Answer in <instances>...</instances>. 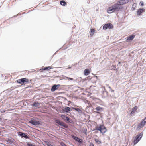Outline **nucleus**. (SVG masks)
I'll list each match as a JSON object with an SVG mask.
<instances>
[{"mask_svg":"<svg viewBox=\"0 0 146 146\" xmlns=\"http://www.w3.org/2000/svg\"><path fill=\"white\" fill-rule=\"evenodd\" d=\"M134 6V5H133V7H132V9L133 10H135V8H134L133 7Z\"/></svg>","mask_w":146,"mask_h":146,"instance_id":"nucleus-33","label":"nucleus"},{"mask_svg":"<svg viewBox=\"0 0 146 146\" xmlns=\"http://www.w3.org/2000/svg\"><path fill=\"white\" fill-rule=\"evenodd\" d=\"M97 130L100 131L102 133H104L107 131V129L105 126L103 125H100L99 127H96L95 129L92 130V131H95L96 133H97Z\"/></svg>","mask_w":146,"mask_h":146,"instance_id":"nucleus-2","label":"nucleus"},{"mask_svg":"<svg viewBox=\"0 0 146 146\" xmlns=\"http://www.w3.org/2000/svg\"><path fill=\"white\" fill-rule=\"evenodd\" d=\"M129 1V0H121L118 1L116 4L108 8V13H111L115 11H119L123 8L121 5L127 3Z\"/></svg>","mask_w":146,"mask_h":146,"instance_id":"nucleus-1","label":"nucleus"},{"mask_svg":"<svg viewBox=\"0 0 146 146\" xmlns=\"http://www.w3.org/2000/svg\"><path fill=\"white\" fill-rule=\"evenodd\" d=\"M137 109V106H135L134 107V108H133L132 109V111L131 112L130 114H133L135 111H136V110Z\"/></svg>","mask_w":146,"mask_h":146,"instance_id":"nucleus-17","label":"nucleus"},{"mask_svg":"<svg viewBox=\"0 0 146 146\" xmlns=\"http://www.w3.org/2000/svg\"><path fill=\"white\" fill-rule=\"evenodd\" d=\"M40 104L37 102H35L32 104V106L35 107H38L39 106Z\"/></svg>","mask_w":146,"mask_h":146,"instance_id":"nucleus-19","label":"nucleus"},{"mask_svg":"<svg viewBox=\"0 0 146 146\" xmlns=\"http://www.w3.org/2000/svg\"><path fill=\"white\" fill-rule=\"evenodd\" d=\"M71 136L72 138L76 141H77L80 143H82V140L81 139L73 135H72Z\"/></svg>","mask_w":146,"mask_h":146,"instance_id":"nucleus-10","label":"nucleus"},{"mask_svg":"<svg viewBox=\"0 0 146 146\" xmlns=\"http://www.w3.org/2000/svg\"><path fill=\"white\" fill-rule=\"evenodd\" d=\"M27 146H35V145H33L31 143H27Z\"/></svg>","mask_w":146,"mask_h":146,"instance_id":"nucleus-26","label":"nucleus"},{"mask_svg":"<svg viewBox=\"0 0 146 146\" xmlns=\"http://www.w3.org/2000/svg\"><path fill=\"white\" fill-rule=\"evenodd\" d=\"M143 134V133L141 132L136 136L134 139L133 141L134 145L136 144L141 140Z\"/></svg>","mask_w":146,"mask_h":146,"instance_id":"nucleus-3","label":"nucleus"},{"mask_svg":"<svg viewBox=\"0 0 146 146\" xmlns=\"http://www.w3.org/2000/svg\"><path fill=\"white\" fill-rule=\"evenodd\" d=\"M60 145L61 146H66V145H65L63 142H61Z\"/></svg>","mask_w":146,"mask_h":146,"instance_id":"nucleus-29","label":"nucleus"},{"mask_svg":"<svg viewBox=\"0 0 146 146\" xmlns=\"http://www.w3.org/2000/svg\"><path fill=\"white\" fill-rule=\"evenodd\" d=\"M71 68V67H69L68 68H66L67 69H69Z\"/></svg>","mask_w":146,"mask_h":146,"instance_id":"nucleus-38","label":"nucleus"},{"mask_svg":"<svg viewBox=\"0 0 146 146\" xmlns=\"http://www.w3.org/2000/svg\"><path fill=\"white\" fill-rule=\"evenodd\" d=\"M95 141L98 144H100L101 143V142L97 139H95Z\"/></svg>","mask_w":146,"mask_h":146,"instance_id":"nucleus-27","label":"nucleus"},{"mask_svg":"<svg viewBox=\"0 0 146 146\" xmlns=\"http://www.w3.org/2000/svg\"><path fill=\"white\" fill-rule=\"evenodd\" d=\"M105 92L106 93V95H107V94H108V92H106V91H105Z\"/></svg>","mask_w":146,"mask_h":146,"instance_id":"nucleus-41","label":"nucleus"},{"mask_svg":"<svg viewBox=\"0 0 146 146\" xmlns=\"http://www.w3.org/2000/svg\"><path fill=\"white\" fill-rule=\"evenodd\" d=\"M84 133H86V132H85V131H84Z\"/></svg>","mask_w":146,"mask_h":146,"instance_id":"nucleus-42","label":"nucleus"},{"mask_svg":"<svg viewBox=\"0 0 146 146\" xmlns=\"http://www.w3.org/2000/svg\"><path fill=\"white\" fill-rule=\"evenodd\" d=\"M60 86V84H54L52 87L51 91L54 92Z\"/></svg>","mask_w":146,"mask_h":146,"instance_id":"nucleus-11","label":"nucleus"},{"mask_svg":"<svg viewBox=\"0 0 146 146\" xmlns=\"http://www.w3.org/2000/svg\"><path fill=\"white\" fill-rule=\"evenodd\" d=\"M2 118H1V117H0V121H2Z\"/></svg>","mask_w":146,"mask_h":146,"instance_id":"nucleus-40","label":"nucleus"},{"mask_svg":"<svg viewBox=\"0 0 146 146\" xmlns=\"http://www.w3.org/2000/svg\"><path fill=\"white\" fill-rule=\"evenodd\" d=\"M29 123L35 126H38L41 125L40 122L36 120H31L29 121Z\"/></svg>","mask_w":146,"mask_h":146,"instance_id":"nucleus-8","label":"nucleus"},{"mask_svg":"<svg viewBox=\"0 0 146 146\" xmlns=\"http://www.w3.org/2000/svg\"><path fill=\"white\" fill-rule=\"evenodd\" d=\"M60 4L62 6H65L66 5V3L64 0H62L60 1Z\"/></svg>","mask_w":146,"mask_h":146,"instance_id":"nucleus-21","label":"nucleus"},{"mask_svg":"<svg viewBox=\"0 0 146 146\" xmlns=\"http://www.w3.org/2000/svg\"><path fill=\"white\" fill-rule=\"evenodd\" d=\"M72 109H73V110H76V108H74V107H72Z\"/></svg>","mask_w":146,"mask_h":146,"instance_id":"nucleus-36","label":"nucleus"},{"mask_svg":"<svg viewBox=\"0 0 146 146\" xmlns=\"http://www.w3.org/2000/svg\"><path fill=\"white\" fill-rule=\"evenodd\" d=\"M71 109L69 107H66L64 109H63V110L65 111L67 113H68L71 111Z\"/></svg>","mask_w":146,"mask_h":146,"instance_id":"nucleus-16","label":"nucleus"},{"mask_svg":"<svg viewBox=\"0 0 146 146\" xmlns=\"http://www.w3.org/2000/svg\"><path fill=\"white\" fill-rule=\"evenodd\" d=\"M5 109H1L0 110V111L1 113H3L5 111Z\"/></svg>","mask_w":146,"mask_h":146,"instance_id":"nucleus-25","label":"nucleus"},{"mask_svg":"<svg viewBox=\"0 0 146 146\" xmlns=\"http://www.w3.org/2000/svg\"><path fill=\"white\" fill-rule=\"evenodd\" d=\"M76 111L79 113H81L82 112V110H80V109L78 108H76Z\"/></svg>","mask_w":146,"mask_h":146,"instance_id":"nucleus-24","label":"nucleus"},{"mask_svg":"<svg viewBox=\"0 0 146 146\" xmlns=\"http://www.w3.org/2000/svg\"><path fill=\"white\" fill-rule=\"evenodd\" d=\"M143 121H146V117H145V118L143 120Z\"/></svg>","mask_w":146,"mask_h":146,"instance_id":"nucleus-34","label":"nucleus"},{"mask_svg":"<svg viewBox=\"0 0 146 146\" xmlns=\"http://www.w3.org/2000/svg\"><path fill=\"white\" fill-rule=\"evenodd\" d=\"M55 123L58 125L63 127L65 128H68V126L66 124L63 122H61L58 120H55Z\"/></svg>","mask_w":146,"mask_h":146,"instance_id":"nucleus-5","label":"nucleus"},{"mask_svg":"<svg viewBox=\"0 0 146 146\" xmlns=\"http://www.w3.org/2000/svg\"><path fill=\"white\" fill-rule=\"evenodd\" d=\"M84 74L86 76L88 75L90 73L89 70L88 69H85L84 71Z\"/></svg>","mask_w":146,"mask_h":146,"instance_id":"nucleus-18","label":"nucleus"},{"mask_svg":"<svg viewBox=\"0 0 146 146\" xmlns=\"http://www.w3.org/2000/svg\"><path fill=\"white\" fill-rule=\"evenodd\" d=\"M112 67H113V68H116V65H112Z\"/></svg>","mask_w":146,"mask_h":146,"instance_id":"nucleus-32","label":"nucleus"},{"mask_svg":"<svg viewBox=\"0 0 146 146\" xmlns=\"http://www.w3.org/2000/svg\"><path fill=\"white\" fill-rule=\"evenodd\" d=\"M61 117L65 121H68V123H70V118L66 116L65 115H62Z\"/></svg>","mask_w":146,"mask_h":146,"instance_id":"nucleus-9","label":"nucleus"},{"mask_svg":"<svg viewBox=\"0 0 146 146\" xmlns=\"http://www.w3.org/2000/svg\"><path fill=\"white\" fill-rule=\"evenodd\" d=\"M6 141L10 144H12L14 142V140L12 138H7Z\"/></svg>","mask_w":146,"mask_h":146,"instance_id":"nucleus-13","label":"nucleus"},{"mask_svg":"<svg viewBox=\"0 0 146 146\" xmlns=\"http://www.w3.org/2000/svg\"><path fill=\"white\" fill-rule=\"evenodd\" d=\"M139 4L141 6H143V3L142 1L140 2Z\"/></svg>","mask_w":146,"mask_h":146,"instance_id":"nucleus-30","label":"nucleus"},{"mask_svg":"<svg viewBox=\"0 0 146 146\" xmlns=\"http://www.w3.org/2000/svg\"><path fill=\"white\" fill-rule=\"evenodd\" d=\"M5 146H6L5 145Z\"/></svg>","mask_w":146,"mask_h":146,"instance_id":"nucleus-44","label":"nucleus"},{"mask_svg":"<svg viewBox=\"0 0 146 146\" xmlns=\"http://www.w3.org/2000/svg\"><path fill=\"white\" fill-rule=\"evenodd\" d=\"M108 87L109 88L110 90H111V87H110V86H108Z\"/></svg>","mask_w":146,"mask_h":146,"instance_id":"nucleus-39","label":"nucleus"},{"mask_svg":"<svg viewBox=\"0 0 146 146\" xmlns=\"http://www.w3.org/2000/svg\"><path fill=\"white\" fill-rule=\"evenodd\" d=\"M113 103H111L110 104V105L111 106H113Z\"/></svg>","mask_w":146,"mask_h":146,"instance_id":"nucleus-35","label":"nucleus"},{"mask_svg":"<svg viewBox=\"0 0 146 146\" xmlns=\"http://www.w3.org/2000/svg\"><path fill=\"white\" fill-rule=\"evenodd\" d=\"M95 110L97 111L101 112L103 111V108L100 106H98L96 108Z\"/></svg>","mask_w":146,"mask_h":146,"instance_id":"nucleus-20","label":"nucleus"},{"mask_svg":"<svg viewBox=\"0 0 146 146\" xmlns=\"http://www.w3.org/2000/svg\"><path fill=\"white\" fill-rule=\"evenodd\" d=\"M51 66H49L48 67H44L43 69V70H45L48 69H51L53 68Z\"/></svg>","mask_w":146,"mask_h":146,"instance_id":"nucleus-23","label":"nucleus"},{"mask_svg":"<svg viewBox=\"0 0 146 146\" xmlns=\"http://www.w3.org/2000/svg\"><path fill=\"white\" fill-rule=\"evenodd\" d=\"M65 77L68 79V80H73V78H69V77Z\"/></svg>","mask_w":146,"mask_h":146,"instance_id":"nucleus-28","label":"nucleus"},{"mask_svg":"<svg viewBox=\"0 0 146 146\" xmlns=\"http://www.w3.org/2000/svg\"><path fill=\"white\" fill-rule=\"evenodd\" d=\"M17 82L19 84H26L29 83V80L26 78H23L17 80Z\"/></svg>","mask_w":146,"mask_h":146,"instance_id":"nucleus-4","label":"nucleus"},{"mask_svg":"<svg viewBox=\"0 0 146 146\" xmlns=\"http://www.w3.org/2000/svg\"><path fill=\"white\" fill-rule=\"evenodd\" d=\"M90 35L91 36H92L94 34V33L95 30L94 29H90Z\"/></svg>","mask_w":146,"mask_h":146,"instance_id":"nucleus-22","label":"nucleus"},{"mask_svg":"<svg viewBox=\"0 0 146 146\" xmlns=\"http://www.w3.org/2000/svg\"><path fill=\"white\" fill-rule=\"evenodd\" d=\"M1 133V131H0V134Z\"/></svg>","mask_w":146,"mask_h":146,"instance_id":"nucleus-45","label":"nucleus"},{"mask_svg":"<svg viewBox=\"0 0 146 146\" xmlns=\"http://www.w3.org/2000/svg\"><path fill=\"white\" fill-rule=\"evenodd\" d=\"M113 27V25L111 23H107L105 24L103 27V29L105 30L108 29H112Z\"/></svg>","mask_w":146,"mask_h":146,"instance_id":"nucleus-6","label":"nucleus"},{"mask_svg":"<svg viewBox=\"0 0 146 146\" xmlns=\"http://www.w3.org/2000/svg\"><path fill=\"white\" fill-rule=\"evenodd\" d=\"M146 123V121H142L138 125L137 128H141L143 127L145 124Z\"/></svg>","mask_w":146,"mask_h":146,"instance_id":"nucleus-15","label":"nucleus"},{"mask_svg":"<svg viewBox=\"0 0 146 146\" xmlns=\"http://www.w3.org/2000/svg\"><path fill=\"white\" fill-rule=\"evenodd\" d=\"M18 135L21 137L22 138H24L25 139H27L29 138L28 135L27 133L23 132H18Z\"/></svg>","mask_w":146,"mask_h":146,"instance_id":"nucleus-7","label":"nucleus"},{"mask_svg":"<svg viewBox=\"0 0 146 146\" xmlns=\"http://www.w3.org/2000/svg\"><path fill=\"white\" fill-rule=\"evenodd\" d=\"M112 92H114V90H112V89H111V90H110Z\"/></svg>","mask_w":146,"mask_h":146,"instance_id":"nucleus-37","label":"nucleus"},{"mask_svg":"<svg viewBox=\"0 0 146 146\" xmlns=\"http://www.w3.org/2000/svg\"><path fill=\"white\" fill-rule=\"evenodd\" d=\"M62 128L63 129H64V128Z\"/></svg>","mask_w":146,"mask_h":146,"instance_id":"nucleus-43","label":"nucleus"},{"mask_svg":"<svg viewBox=\"0 0 146 146\" xmlns=\"http://www.w3.org/2000/svg\"><path fill=\"white\" fill-rule=\"evenodd\" d=\"M89 146H94V145L92 143H90Z\"/></svg>","mask_w":146,"mask_h":146,"instance_id":"nucleus-31","label":"nucleus"},{"mask_svg":"<svg viewBox=\"0 0 146 146\" xmlns=\"http://www.w3.org/2000/svg\"><path fill=\"white\" fill-rule=\"evenodd\" d=\"M145 9L144 8L139 9L137 12V14L138 15H140L143 12H145Z\"/></svg>","mask_w":146,"mask_h":146,"instance_id":"nucleus-12","label":"nucleus"},{"mask_svg":"<svg viewBox=\"0 0 146 146\" xmlns=\"http://www.w3.org/2000/svg\"><path fill=\"white\" fill-rule=\"evenodd\" d=\"M135 36L133 35H131L127 37L126 41H131L133 40L135 38Z\"/></svg>","mask_w":146,"mask_h":146,"instance_id":"nucleus-14","label":"nucleus"}]
</instances>
